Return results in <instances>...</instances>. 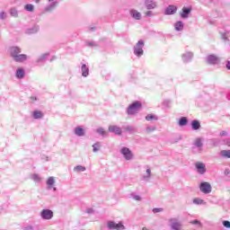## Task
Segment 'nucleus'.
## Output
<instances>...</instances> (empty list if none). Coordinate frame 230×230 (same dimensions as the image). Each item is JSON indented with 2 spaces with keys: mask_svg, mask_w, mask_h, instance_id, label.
I'll return each instance as SVG.
<instances>
[{
  "mask_svg": "<svg viewBox=\"0 0 230 230\" xmlns=\"http://www.w3.org/2000/svg\"><path fill=\"white\" fill-rule=\"evenodd\" d=\"M47 189L48 190H53V186H55V177L50 176L48 178L47 181Z\"/></svg>",
  "mask_w": 230,
  "mask_h": 230,
  "instance_id": "23",
  "label": "nucleus"
},
{
  "mask_svg": "<svg viewBox=\"0 0 230 230\" xmlns=\"http://www.w3.org/2000/svg\"><path fill=\"white\" fill-rule=\"evenodd\" d=\"M157 128L155 126H147L146 131L150 134V132H155Z\"/></svg>",
  "mask_w": 230,
  "mask_h": 230,
  "instance_id": "40",
  "label": "nucleus"
},
{
  "mask_svg": "<svg viewBox=\"0 0 230 230\" xmlns=\"http://www.w3.org/2000/svg\"><path fill=\"white\" fill-rule=\"evenodd\" d=\"M34 229V227H33V226H31V225H28V226H26L24 228H23V230H33Z\"/></svg>",
  "mask_w": 230,
  "mask_h": 230,
  "instance_id": "50",
  "label": "nucleus"
},
{
  "mask_svg": "<svg viewBox=\"0 0 230 230\" xmlns=\"http://www.w3.org/2000/svg\"><path fill=\"white\" fill-rule=\"evenodd\" d=\"M157 119H159V118H157V115L155 114H147L146 116V121H157Z\"/></svg>",
  "mask_w": 230,
  "mask_h": 230,
  "instance_id": "31",
  "label": "nucleus"
},
{
  "mask_svg": "<svg viewBox=\"0 0 230 230\" xmlns=\"http://www.w3.org/2000/svg\"><path fill=\"white\" fill-rule=\"evenodd\" d=\"M108 229L110 230H124L125 226L122 223H116L114 221H109L107 224Z\"/></svg>",
  "mask_w": 230,
  "mask_h": 230,
  "instance_id": "7",
  "label": "nucleus"
},
{
  "mask_svg": "<svg viewBox=\"0 0 230 230\" xmlns=\"http://www.w3.org/2000/svg\"><path fill=\"white\" fill-rule=\"evenodd\" d=\"M192 130H199L200 128V121L194 119L190 123Z\"/></svg>",
  "mask_w": 230,
  "mask_h": 230,
  "instance_id": "28",
  "label": "nucleus"
},
{
  "mask_svg": "<svg viewBox=\"0 0 230 230\" xmlns=\"http://www.w3.org/2000/svg\"><path fill=\"white\" fill-rule=\"evenodd\" d=\"M144 4L146 10H155V8H157V2L154 0H146Z\"/></svg>",
  "mask_w": 230,
  "mask_h": 230,
  "instance_id": "15",
  "label": "nucleus"
},
{
  "mask_svg": "<svg viewBox=\"0 0 230 230\" xmlns=\"http://www.w3.org/2000/svg\"><path fill=\"white\" fill-rule=\"evenodd\" d=\"M126 132H136V128L134 126H127L124 128Z\"/></svg>",
  "mask_w": 230,
  "mask_h": 230,
  "instance_id": "41",
  "label": "nucleus"
},
{
  "mask_svg": "<svg viewBox=\"0 0 230 230\" xmlns=\"http://www.w3.org/2000/svg\"><path fill=\"white\" fill-rule=\"evenodd\" d=\"M120 154L126 161H132V159H134V153H132V150L128 147H121Z\"/></svg>",
  "mask_w": 230,
  "mask_h": 230,
  "instance_id": "3",
  "label": "nucleus"
},
{
  "mask_svg": "<svg viewBox=\"0 0 230 230\" xmlns=\"http://www.w3.org/2000/svg\"><path fill=\"white\" fill-rule=\"evenodd\" d=\"M109 132H112V134H115L116 136H121L123 134V130L119 126L111 125L108 128Z\"/></svg>",
  "mask_w": 230,
  "mask_h": 230,
  "instance_id": "14",
  "label": "nucleus"
},
{
  "mask_svg": "<svg viewBox=\"0 0 230 230\" xmlns=\"http://www.w3.org/2000/svg\"><path fill=\"white\" fill-rule=\"evenodd\" d=\"M48 57H49V52L41 54V55L37 58L36 62H37L38 64H40V63L44 62V60H47V59H48Z\"/></svg>",
  "mask_w": 230,
  "mask_h": 230,
  "instance_id": "27",
  "label": "nucleus"
},
{
  "mask_svg": "<svg viewBox=\"0 0 230 230\" xmlns=\"http://www.w3.org/2000/svg\"><path fill=\"white\" fill-rule=\"evenodd\" d=\"M28 58L29 57L26 54H18L13 58V60H14V62H18L19 64H22V62H26Z\"/></svg>",
  "mask_w": 230,
  "mask_h": 230,
  "instance_id": "17",
  "label": "nucleus"
},
{
  "mask_svg": "<svg viewBox=\"0 0 230 230\" xmlns=\"http://www.w3.org/2000/svg\"><path fill=\"white\" fill-rule=\"evenodd\" d=\"M161 212H163V208H153V213H161Z\"/></svg>",
  "mask_w": 230,
  "mask_h": 230,
  "instance_id": "48",
  "label": "nucleus"
},
{
  "mask_svg": "<svg viewBox=\"0 0 230 230\" xmlns=\"http://www.w3.org/2000/svg\"><path fill=\"white\" fill-rule=\"evenodd\" d=\"M74 132H75V136H78V137H82L85 136V130L82 127H76L74 129Z\"/></svg>",
  "mask_w": 230,
  "mask_h": 230,
  "instance_id": "22",
  "label": "nucleus"
},
{
  "mask_svg": "<svg viewBox=\"0 0 230 230\" xmlns=\"http://www.w3.org/2000/svg\"><path fill=\"white\" fill-rule=\"evenodd\" d=\"M9 13L11 17H14V18L19 17V11L15 7L11 8L9 11Z\"/></svg>",
  "mask_w": 230,
  "mask_h": 230,
  "instance_id": "32",
  "label": "nucleus"
},
{
  "mask_svg": "<svg viewBox=\"0 0 230 230\" xmlns=\"http://www.w3.org/2000/svg\"><path fill=\"white\" fill-rule=\"evenodd\" d=\"M225 145H226V146H229L230 148V137L225 139Z\"/></svg>",
  "mask_w": 230,
  "mask_h": 230,
  "instance_id": "51",
  "label": "nucleus"
},
{
  "mask_svg": "<svg viewBox=\"0 0 230 230\" xmlns=\"http://www.w3.org/2000/svg\"><path fill=\"white\" fill-rule=\"evenodd\" d=\"M31 179L34 182H41V181H42V178L40 177V175H39L37 173L31 174Z\"/></svg>",
  "mask_w": 230,
  "mask_h": 230,
  "instance_id": "36",
  "label": "nucleus"
},
{
  "mask_svg": "<svg viewBox=\"0 0 230 230\" xmlns=\"http://www.w3.org/2000/svg\"><path fill=\"white\" fill-rule=\"evenodd\" d=\"M224 227H226V229H230V221L225 220L223 221Z\"/></svg>",
  "mask_w": 230,
  "mask_h": 230,
  "instance_id": "47",
  "label": "nucleus"
},
{
  "mask_svg": "<svg viewBox=\"0 0 230 230\" xmlns=\"http://www.w3.org/2000/svg\"><path fill=\"white\" fill-rule=\"evenodd\" d=\"M195 168L197 170V172L199 175H204V173H206L207 169H206V164L202 163V162H197L195 164Z\"/></svg>",
  "mask_w": 230,
  "mask_h": 230,
  "instance_id": "11",
  "label": "nucleus"
},
{
  "mask_svg": "<svg viewBox=\"0 0 230 230\" xmlns=\"http://www.w3.org/2000/svg\"><path fill=\"white\" fill-rule=\"evenodd\" d=\"M24 10H26V12H34L35 6L31 4H27L24 5Z\"/></svg>",
  "mask_w": 230,
  "mask_h": 230,
  "instance_id": "38",
  "label": "nucleus"
},
{
  "mask_svg": "<svg viewBox=\"0 0 230 230\" xmlns=\"http://www.w3.org/2000/svg\"><path fill=\"white\" fill-rule=\"evenodd\" d=\"M86 168L84 165H76L75 167H74V172H76L77 173H79L80 172H85Z\"/></svg>",
  "mask_w": 230,
  "mask_h": 230,
  "instance_id": "37",
  "label": "nucleus"
},
{
  "mask_svg": "<svg viewBox=\"0 0 230 230\" xmlns=\"http://www.w3.org/2000/svg\"><path fill=\"white\" fill-rule=\"evenodd\" d=\"M181 60L184 64H188L193 60V52L187 51L181 55Z\"/></svg>",
  "mask_w": 230,
  "mask_h": 230,
  "instance_id": "13",
  "label": "nucleus"
},
{
  "mask_svg": "<svg viewBox=\"0 0 230 230\" xmlns=\"http://www.w3.org/2000/svg\"><path fill=\"white\" fill-rule=\"evenodd\" d=\"M90 30H91V31H94V30H96V28L92 27Z\"/></svg>",
  "mask_w": 230,
  "mask_h": 230,
  "instance_id": "59",
  "label": "nucleus"
},
{
  "mask_svg": "<svg viewBox=\"0 0 230 230\" xmlns=\"http://www.w3.org/2000/svg\"><path fill=\"white\" fill-rule=\"evenodd\" d=\"M86 213H88V215H91L92 213H94V210L93 208H87Z\"/></svg>",
  "mask_w": 230,
  "mask_h": 230,
  "instance_id": "53",
  "label": "nucleus"
},
{
  "mask_svg": "<svg viewBox=\"0 0 230 230\" xmlns=\"http://www.w3.org/2000/svg\"><path fill=\"white\" fill-rule=\"evenodd\" d=\"M227 35H229V32H224L221 34V39L224 40L225 44H227L228 46H230V40L227 37Z\"/></svg>",
  "mask_w": 230,
  "mask_h": 230,
  "instance_id": "33",
  "label": "nucleus"
},
{
  "mask_svg": "<svg viewBox=\"0 0 230 230\" xmlns=\"http://www.w3.org/2000/svg\"><path fill=\"white\" fill-rule=\"evenodd\" d=\"M169 222L171 224L170 226L172 230H181L182 227V223H181L177 217L171 218Z\"/></svg>",
  "mask_w": 230,
  "mask_h": 230,
  "instance_id": "6",
  "label": "nucleus"
},
{
  "mask_svg": "<svg viewBox=\"0 0 230 230\" xmlns=\"http://www.w3.org/2000/svg\"><path fill=\"white\" fill-rule=\"evenodd\" d=\"M39 30H40V27L39 25H34L31 28L26 29L25 33L27 35H33L34 33H38Z\"/></svg>",
  "mask_w": 230,
  "mask_h": 230,
  "instance_id": "21",
  "label": "nucleus"
},
{
  "mask_svg": "<svg viewBox=\"0 0 230 230\" xmlns=\"http://www.w3.org/2000/svg\"><path fill=\"white\" fill-rule=\"evenodd\" d=\"M190 13H191V7H183L181 10V13H180V15L181 19H188Z\"/></svg>",
  "mask_w": 230,
  "mask_h": 230,
  "instance_id": "19",
  "label": "nucleus"
},
{
  "mask_svg": "<svg viewBox=\"0 0 230 230\" xmlns=\"http://www.w3.org/2000/svg\"><path fill=\"white\" fill-rule=\"evenodd\" d=\"M31 102H37V97L31 96Z\"/></svg>",
  "mask_w": 230,
  "mask_h": 230,
  "instance_id": "57",
  "label": "nucleus"
},
{
  "mask_svg": "<svg viewBox=\"0 0 230 230\" xmlns=\"http://www.w3.org/2000/svg\"><path fill=\"white\" fill-rule=\"evenodd\" d=\"M42 159H43V161H46V162L51 161V157H49V156H43Z\"/></svg>",
  "mask_w": 230,
  "mask_h": 230,
  "instance_id": "55",
  "label": "nucleus"
},
{
  "mask_svg": "<svg viewBox=\"0 0 230 230\" xmlns=\"http://www.w3.org/2000/svg\"><path fill=\"white\" fill-rule=\"evenodd\" d=\"M36 4H39V3H40V0H34Z\"/></svg>",
  "mask_w": 230,
  "mask_h": 230,
  "instance_id": "60",
  "label": "nucleus"
},
{
  "mask_svg": "<svg viewBox=\"0 0 230 230\" xmlns=\"http://www.w3.org/2000/svg\"><path fill=\"white\" fill-rule=\"evenodd\" d=\"M58 6V1L57 0H49V4L45 6L43 13H51L55 8Z\"/></svg>",
  "mask_w": 230,
  "mask_h": 230,
  "instance_id": "4",
  "label": "nucleus"
},
{
  "mask_svg": "<svg viewBox=\"0 0 230 230\" xmlns=\"http://www.w3.org/2000/svg\"><path fill=\"white\" fill-rule=\"evenodd\" d=\"M81 73H82V76H84V78H87V76H89V66H87V65L85 64H82Z\"/></svg>",
  "mask_w": 230,
  "mask_h": 230,
  "instance_id": "24",
  "label": "nucleus"
},
{
  "mask_svg": "<svg viewBox=\"0 0 230 230\" xmlns=\"http://www.w3.org/2000/svg\"><path fill=\"white\" fill-rule=\"evenodd\" d=\"M40 217L42 220H51L53 218V210L49 208H44L40 212Z\"/></svg>",
  "mask_w": 230,
  "mask_h": 230,
  "instance_id": "9",
  "label": "nucleus"
},
{
  "mask_svg": "<svg viewBox=\"0 0 230 230\" xmlns=\"http://www.w3.org/2000/svg\"><path fill=\"white\" fill-rule=\"evenodd\" d=\"M171 103V102L169 101V100H165L164 102V105H169Z\"/></svg>",
  "mask_w": 230,
  "mask_h": 230,
  "instance_id": "56",
  "label": "nucleus"
},
{
  "mask_svg": "<svg viewBox=\"0 0 230 230\" xmlns=\"http://www.w3.org/2000/svg\"><path fill=\"white\" fill-rule=\"evenodd\" d=\"M219 136H220V137H226L229 136V133L226 130H223L219 133Z\"/></svg>",
  "mask_w": 230,
  "mask_h": 230,
  "instance_id": "46",
  "label": "nucleus"
},
{
  "mask_svg": "<svg viewBox=\"0 0 230 230\" xmlns=\"http://www.w3.org/2000/svg\"><path fill=\"white\" fill-rule=\"evenodd\" d=\"M207 64H209V66H217V64H220V58L215 54H210L207 57Z\"/></svg>",
  "mask_w": 230,
  "mask_h": 230,
  "instance_id": "8",
  "label": "nucleus"
},
{
  "mask_svg": "<svg viewBox=\"0 0 230 230\" xmlns=\"http://www.w3.org/2000/svg\"><path fill=\"white\" fill-rule=\"evenodd\" d=\"M129 15L135 21H141L142 14H141V13H139V11H137L136 9H130Z\"/></svg>",
  "mask_w": 230,
  "mask_h": 230,
  "instance_id": "16",
  "label": "nucleus"
},
{
  "mask_svg": "<svg viewBox=\"0 0 230 230\" xmlns=\"http://www.w3.org/2000/svg\"><path fill=\"white\" fill-rule=\"evenodd\" d=\"M146 17H154V13L152 11H147L146 13Z\"/></svg>",
  "mask_w": 230,
  "mask_h": 230,
  "instance_id": "49",
  "label": "nucleus"
},
{
  "mask_svg": "<svg viewBox=\"0 0 230 230\" xmlns=\"http://www.w3.org/2000/svg\"><path fill=\"white\" fill-rule=\"evenodd\" d=\"M226 67L228 69V71H230V60L226 61Z\"/></svg>",
  "mask_w": 230,
  "mask_h": 230,
  "instance_id": "54",
  "label": "nucleus"
},
{
  "mask_svg": "<svg viewBox=\"0 0 230 230\" xmlns=\"http://www.w3.org/2000/svg\"><path fill=\"white\" fill-rule=\"evenodd\" d=\"M97 134H100V136H105V134H107V132L105 131V129H103V128H99L96 129Z\"/></svg>",
  "mask_w": 230,
  "mask_h": 230,
  "instance_id": "42",
  "label": "nucleus"
},
{
  "mask_svg": "<svg viewBox=\"0 0 230 230\" xmlns=\"http://www.w3.org/2000/svg\"><path fill=\"white\" fill-rule=\"evenodd\" d=\"M6 17H8V15L6 14L5 12H1L0 13V19H1V21H4V19H6Z\"/></svg>",
  "mask_w": 230,
  "mask_h": 230,
  "instance_id": "44",
  "label": "nucleus"
},
{
  "mask_svg": "<svg viewBox=\"0 0 230 230\" xmlns=\"http://www.w3.org/2000/svg\"><path fill=\"white\" fill-rule=\"evenodd\" d=\"M219 155L224 159H230V150H221Z\"/></svg>",
  "mask_w": 230,
  "mask_h": 230,
  "instance_id": "30",
  "label": "nucleus"
},
{
  "mask_svg": "<svg viewBox=\"0 0 230 230\" xmlns=\"http://www.w3.org/2000/svg\"><path fill=\"white\" fill-rule=\"evenodd\" d=\"M24 76H26V71L24 70V68H22V67L17 68L16 72H15V77L18 80H22V78H24Z\"/></svg>",
  "mask_w": 230,
  "mask_h": 230,
  "instance_id": "20",
  "label": "nucleus"
},
{
  "mask_svg": "<svg viewBox=\"0 0 230 230\" xmlns=\"http://www.w3.org/2000/svg\"><path fill=\"white\" fill-rule=\"evenodd\" d=\"M52 190H53V191H57V187L53 186Z\"/></svg>",
  "mask_w": 230,
  "mask_h": 230,
  "instance_id": "58",
  "label": "nucleus"
},
{
  "mask_svg": "<svg viewBox=\"0 0 230 230\" xmlns=\"http://www.w3.org/2000/svg\"><path fill=\"white\" fill-rule=\"evenodd\" d=\"M86 45L89 46L90 48H94V47L98 46L96 44V42H94V41H87Z\"/></svg>",
  "mask_w": 230,
  "mask_h": 230,
  "instance_id": "45",
  "label": "nucleus"
},
{
  "mask_svg": "<svg viewBox=\"0 0 230 230\" xmlns=\"http://www.w3.org/2000/svg\"><path fill=\"white\" fill-rule=\"evenodd\" d=\"M174 29L176 31H182L184 30V22L182 21H178L174 23Z\"/></svg>",
  "mask_w": 230,
  "mask_h": 230,
  "instance_id": "26",
  "label": "nucleus"
},
{
  "mask_svg": "<svg viewBox=\"0 0 230 230\" xmlns=\"http://www.w3.org/2000/svg\"><path fill=\"white\" fill-rule=\"evenodd\" d=\"M203 139L202 137H198L194 140L192 144V150L195 152V148H198V152H202V146H204V144L202 143Z\"/></svg>",
  "mask_w": 230,
  "mask_h": 230,
  "instance_id": "10",
  "label": "nucleus"
},
{
  "mask_svg": "<svg viewBox=\"0 0 230 230\" xmlns=\"http://www.w3.org/2000/svg\"><path fill=\"white\" fill-rule=\"evenodd\" d=\"M32 117L34 119H41V118H44V114L40 111H34L32 113Z\"/></svg>",
  "mask_w": 230,
  "mask_h": 230,
  "instance_id": "29",
  "label": "nucleus"
},
{
  "mask_svg": "<svg viewBox=\"0 0 230 230\" xmlns=\"http://www.w3.org/2000/svg\"><path fill=\"white\" fill-rule=\"evenodd\" d=\"M143 48H145V41L143 40H138L137 43L133 48V53L138 58H140V57H143L145 53Z\"/></svg>",
  "mask_w": 230,
  "mask_h": 230,
  "instance_id": "2",
  "label": "nucleus"
},
{
  "mask_svg": "<svg viewBox=\"0 0 230 230\" xmlns=\"http://www.w3.org/2000/svg\"><path fill=\"white\" fill-rule=\"evenodd\" d=\"M211 183L208 181H202L199 184V191H201V193H204L205 195H209V193H211Z\"/></svg>",
  "mask_w": 230,
  "mask_h": 230,
  "instance_id": "5",
  "label": "nucleus"
},
{
  "mask_svg": "<svg viewBox=\"0 0 230 230\" xmlns=\"http://www.w3.org/2000/svg\"><path fill=\"white\" fill-rule=\"evenodd\" d=\"M164 15H175L177 13V5L170 4L168 5L164 12Z\"/></svg>",
  "mask_w": 230,
  "mask_h": 230,
  "instance_id": "12",
  "label": "nucleus"
},
{
  "mask_svg": "<svg viewBox=\"0 0 230 230\" xmlns=\"http://www.w3.org/2000/svg\"><path fill=\"white\" fill-rule=\"evenodd\" d=\"M193 204H196V206H206V201L199 198H196L193 199Z\"/></svg>",
  "mask_w": 230,
  "mask_h": 230,
  "instance_id": "35",
  "label": "nucleus"
},
{
  "mask_svg": "<svg viewBox=\"0 0 230 230\" xmlns=\"http://www.w3.org/2000/svg\"><path fill=\"white\" fill-rule=\"evenodd\" d=\"M150 177H152V170H150V168H147L146 171V174L142 176V181H145V182H148L150 181Z\"/></svg>",
  "mask_w": 230,
  "mask_h": 230,
  "instance_id": "25",
  "label": "nucleus"
},
{
  "mask_svg": "<svg viewBox=\"0 0 230 230\" xmlns=\"http://www.w3.org/2000/svg\"><path fill=\"white\" fill-rule=\"evenodd\" d=\"M133 199H134V200H141V196H139V195H134L133 196Z\"/></svg>",
  "mask_w": 230,
  "mask_h": 230,
  "instance_id": "52",
  "label": "nucleus"
},
{
  "mask_svg": "<svg viewBox=\"0 0 230 230\" xmlns=\"http://www.w3.org/2000/svg\"><path fill=\"white\" fill-rule=\"evenodd\" d=\"M22 52V50L19 47L13 46L10 48V55L13 59L14 58V57H17V55H20V53Z\"/></svg>",
  "mask_w": 230,
  "mask_h": 230,
  "instance_id": "18",
  "label": "nucleus"
},
{
  "mask_svg": "<svg viewBox=\"0 0 230 230\" xmlns=\"http://www.w3.org/2000/svg\"><path fill=\"white\" fill-rule=\"evenodd\" d=\"M100 151V142H96L93 145V152L96 154V152Z\"/></svg>",
  "mask_w": 230,
  "mask_h": 230,
  "instance_id": "39",
  "label": "nucleus"
},
{
  "mask_svg": "<svg viewBox=\"0 0 230 230\" xmlns=\"http://www.w3.org/2000/svg\"><path fill=\"white\" fill-rule=\"evenodd\" d=\"M143 107V104L139 101H135L134 102L130 103L128 107L126 109V113L128 116H136L139 111H141V108Z\"/></svg>",
  "mask_w": 230,
  "mask_h": 230,
  "instance_id": "1",
  "label": "nucleus"
},
{
  "mask_svg": "<svg viewBox=\"0 0 230 230\" xmlns=\"http://www.w3.org/2000/svg\"><path fill=\"white\" fill-rule=\"evenodd\" d=\"M190 224H192L193 226H202V223H200V221L198 219L190 221Z\"/></svg>",
  "mask_w": 230,
  "mask_h": 230,
  "instance_id": "43",
  "label": "nucleus"
},
{
  "mask_svg": "<svg viewBox=\"0 0 230 230\" xmlns=\"http://www.w3.org/2000/svg\"><path fill=\"white\" fill-rule=\"evenodd\" d=\"M142 230H148V228H146V227H143V228H142Z\"/></svg>",
  "mask_w": 230,
  "mask_h": 230,
  "instance_id": "61",
  "label": "nucleus"
},
{
  "mask_svg": "<svg viewBox=\"0 0 230 230\" xmlns=\"http://www.w3.org/2000/svg\"><path fill=\"white\" fill-rule=\"evenodd\" d=\"M178 125H179L180 127H186V125H188V118H186V117H181V118L179 119Z\"/></svg>",
  "mask_w": 230,
  "mask_h": 230,
  "instance_id": "34",
  "label": "nucleus"
}]
</instances>
